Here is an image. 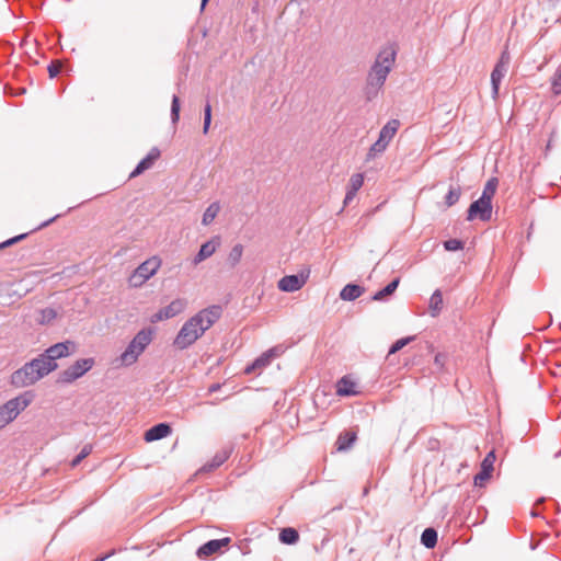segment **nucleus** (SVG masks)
<instances>
[{"label":"nucleus","instance_id":"nucleus-1","mask_svg":"<svg viewBox=\"0 0 561 561\" xmlns=\"http://www.w3.org/2000/svg\"><path fill=\"white\" fill-rule=\"evenodd\" d=\"M56 368L46 359L44 352L37 357L25 363L21 368L14 370L10 377V383L15 388L28 387L55 371Z\"/></svg>","mask_w":561,"mask_h":561},{"label":"nucleus","instance_id":"nucleus-2","mask_svg":"<svg viewBox=\"0 0 561 561\" xmlns=\"http://www.w3.org/2000/svg\"><path fill=\"white\" fill-rule=\"evenodd\" d=\"M397 50L393 47L381 49L371 65L366 81L383 85L396 61Z\"/></svg>","mask_w":561,"mask_h":561},{"label":"nucleus","instance_id":"nucleus-3","mask_svg":"<svg viewBox=\"0 0 561 561\" xmlns=\"http://www.w3.org/2000/svg\"><path fill=\"white\" fill-rule=\"evenodd\" d=\"M34 398V391L27 390L2 404L0 407V430L14 421L32 403Z\"/></svg>","mask_w":561,"mask_h":561},{"label":"nucleus","instance_id":"nucleus-4","mask_svg":"<svg viewBox=\"0 0 561 561\" xmlns=\"http://www.w3.org/2000/svg\"><path fill=\"white\" fill-rule=\"evenodd\" d=\"M199 317L194 318L193 316L183 323L173 341V345L176 348L181 351L186 350L206 332L205 328L199 324Z\"/></svg>","mask_w":561,"mask_h":561},{"label":"nucleus","instance_id":"nucleus-5","mask_svg":"<svg viewBox=\"0 0 561 561\" xmlns=\"http://www.w3.org/2000/svg\"><path fill=\"white\" fill-rule=\"evenodd\" d=\"M399 126L400 122L398 119H391L380 129L378 139L369 148L366 157L367 161L376 158L387 149V146L396 135Z\"/></svg>","mask_w":561,"mask_h":561},{"label":"nucleus","instance_id":"nucleus-6","mask_svg":"<svg viewBox=\"0 0 561 561\" xmlns=\"http://www.w3.org/2000/svg\"><path fill=\"white\" fill-rule=\"evenodd\" d=\"M94 364L95 360L92 357L80 358L60 371L57 381L62 385L72 383L91 370Z\"/></svg>","mask_w":561,"mask_h":561},{"label":"nucleus","instance_id":"nucleus-7","mask_svg":"<svg viewBox=\"0 0 561 561\" xmlns=\"http://www.w3.org/2000/svg\"><path fill=\"white\" fill-rule=\"evenodd\" d=\"M160 265L161 260L158 256H151L150 259L139 264L129 277L130 286L140 287L157 273Z\"/></svg>","mask_w":561,"mask_h":561},{"label":"nucleus","instance_id":"nucleus-8","mask_svg":"<svg viewBox=\"0 0 561 561\" xmlns=\"http://www.w3.org/2000/svg\"><path fill=\"white\" fill-rule=\"evenodd\" d=\"M76 347L77 345L73 341L66 340L64 342H58L50 345L48 348L44 351V354L46 356V359L51 362L54 367L57 369V359L70 356L71 354L75 353Z\"/></svg>","mask_w":561,"mask_h":561},{"label":"nucleus","instance_id":"nucleus-9","mask_svg":"<svg viewBox=\"0 0 561 561\" xmlns=\"http://www.w3.org/2000/svg\"><path fill=\"white\" fill-rule=\"evenodd\" d=\"M492 217V203L478 198L467 209V220L472 221L479 218L481 221H489Z\"/></svg>","mask_w":561,"mask_h":561},{"label":"nucleus","instance_id":"nucleus-10","mask_svg":"<svg viewBox=\"0 0 561 561\" xmlns=\"http://www.w3.org/2000/svg\"><path fill=\"white\" fill-rule=\"evenodd\" d=\"M309 274V271H302L299 274L285 275L278 280L277 287L284 293L297 291L307 283Z\"/></svg>","mask_w":561,"mask_h":561},{"label":"nucleus","instance_id":"nucleus-11","mask_svg":"<svg viewBox=\"0 0 561 561\" xmlns=\"http://www.w3.org/2000/svg\"><path fill=\"white\" fill-rule=\"evenodd\" d=\"M230 542V537L210 539L197 548L196 556L199 559L211 557L213 554L221 552L225 548L229 546Z\"/></svg>","mask_w":561,"mask_h":561},{"label":"nucleus","instance_id":"nucleus-12","mask_svg":"<svg viewBox=\"0 0 561 561\" xmlns=\"http://www.w3.org/2000/svg\"><path fill=\"white\" fill-rule=\"evenodd\" d=\"M185 308V301L183 299H174L168 306L159 309L150 317L151 323H157L167 319L174 318L180 314Z\"/></svg>","mask_w":561,"mask_h":561},{"label":"nucleus","instance_id":"nucleus-13","mask_svg":"<svg viewBox=\"0 0 561 561\" xmlns=\"http://www.w3.org/2000/svg\"><path fill=\"white\" fill-rule=\"evenodd\" d=\"M222 314V308L219 305H213L209 306L201 311H198L196 314H194V318L201 319L199 324L205 328V331H207L215 322H217Z\"/></svg>","mask_w":561,"mask_h":561},{"label":"nucleus","instance_id":"nucleus-14","mask_svg":"<svg viewBox=\"0 0 561 561\" xmlns=\"http://www.w3.org/2000/svg\"><path fill=\"white\" fill-rule=\"evenodd\" d=\"M277 356L276 348H270L257 356L252 363L248 364L244 368V374L250 375L267 367L272 360Z\"/></svg>","mask_w":561,"mask_h":561},{"label":"nucleus","instance_id":"nucleus-15","mask_svg":"<svg viewBox=\"0 0 561 561\" xmlns=\"http://www.w3.org/2000/svg\"><path fill=\"white\" fill-rule=\"evenodd\" d=\"M161 152L157 147L150 149V151L144 157L130 172L129 178H136L149 170L153 163L159 159Z\"/></svg>","mask_w":561,"mask_h":561},{"label":"nucleus","instance_id":"nucleus-16","mask_svg":"<svg viewBox=\"0 0 561 561\" xmlns=\"http://www.w3.org/2000/svg\"><path fill=\"white\" fill-rule=\"evenodd\" d=\"M172 433V427L167 422H161L152 425L148 428L144 434V439L147 443L160 440L162 438L168 437Z\"/></svg>","mask_w":561,"mask_h":561},{"label":"nucleus","instance_id":"nucleus-17","mask_svg":"<svg viewBox=\"0 0 561 561\" xmlns=\"http://www.w3.org/2000/svg\"><path fill=\"white\" fill-rule=\"evenodd\" d=\"M219 244H220L219 237H213L210 240L204 242L201 245L197 253L195 254V256L193 259V264L197 265V264L202 263L203 261H205L206 259H208L209 256H211L215 253V251Z\"/></svg>","mask_w":561,"mask_h":561},{"label":"nucleus","instance_id":"nucleus-18","mask_svg":"<svg viewBox=\"0 0 561 561\" xmlns=\"http://www.w3.org/2000/svg\"><path fill=\"white\" fill-rule=\"evenodd\" d=\"M142 351H140V348L130 341L117 360H119L121 365L129 366L138 359Z\"/></svg>","mask_w":561,"mask_h":561},{"label":"nucleus","instance_id":"nucleus-19","mask_svg":"<svg viewBox=\"0 0 561 561\" xmlns=\"http://www.w3.org/2000/svg\"><path fill=\"white\" fill-rule=\"evenodd\" d=\"M231 450H220L218 451L208 462H206L199 470L202 472H211L215 469L219 468L224 465L228 458L230 457Z\"/></svg>","mask_w":561,"mask_h":561},{"label":"nucleus","instance_id":"nucleus-20","mask_svg":"<svg viewBox=\"0 0 561 561\" xmlns=\"http://www.w3.org/2000/svg\"><path fill=\"white\" fill-rule=\"evenodd\" d=\"M365 288L355 283L346 284L340 291V298L344 301H354L363 295Z\"/></svg>","mask_w":561,"mask_h":561},{"label":"nucleus","instance_id":"nucleus-21","mask_svg":"<svg viewBox=\"0 0 561 561\" xmlns=\"http://www.w3.org/2000/svg\"><path fill=\"white\" fill-rule=\"evenodd\" d=\"M355 388L356 383L348 376H343L337 380L336 393L341 397H352L358 393Z\"/></svg>","mask_w":561,"mask_h":561},{"label":"nucleus","instance_id":"nucleus-22","mask_svg":"<svg viewBox=\"0 0 561 561\" xmlns=\"http://www.w3.org/2000/svg\"><path fill=\"white\" fill-rule=\"evenodd\" d=\"M400 284V277H394L390 283H388L383 288L377 290L371 299L375 301H386L388 298L394 294L398 286Z\"/></svg>","mask_w":561,"mask_h":561},{"label":"nucleus","instance_id":"nucleus-23","mask_svg":"<svg viewBox=\"0 0 561 561\" xmlns=\"http://www.w3.org/2000/svg\"><path fill=\"white\" fill-rule=\"evenodd\" d=\"M508 69L503 68L502 66H494L491 72V87H492V98L496 99L500 92V85L502 79L505 77Z\"/></svg>","mask_w":561,"mask_h":561},{"label":"nucleus","instance_id":"nucleus-24","mask_svg":"<svg viewBox=\"0 0 561 561\" xmlns=\"http://www.w3.org/2000/svg\"><path fill=\"white\" fill-rule=\"evenodd\" d=\"M357 436L355 432L344 431L342 432L335 442L337 451H346L348 450L353 444L355 443Z\"/></svg>","mask_w":561,"mask_h":561},{"label":"nucleus","instance_id":"nucleus-25","mask_svg":"<svg viewBox=\"0 0 561 561\" xmlns=\"http://www.w3.org/2000/svg\"><path fill=\"white\" fill-rule=\"evenodd\" d=\"M152 328H144L136 333L131 341L140 348V351L144 352L146 347L150 344L152 340Z\"/></svg>","mask_w":561,"mask_h":561},{"label":"nucleus","instance_id":"nucleus-26","mask_svg":"<svg viewBox=\"0 0 561 561\" xmlns=\"http://www.w3.org/2000/svg\"><path fill=\"white\" fill-rule=\"evenodd\" d=\"M438 533L433 527H427L421 534V545H423L427 549H433L437 545Z\"/></svg>","mask_w":561,"mask_h":561},{"label":"nucleus","instance_id":"nucleus-27","mask_svg":"<svg viewBox=\"0 0 561 561\" xmlns=\"http://www.w3.org/2000/svg\"><path fill=\"white\" fill-rule=\"evenodd\" d=\"M443 294L440 289H435L430 298L428 310L432 317H437L443 309Z\"/></svg>","mask_w":561,"mask_h":561},{"label":"nucleus","instance_id":"nucleus-28","mask_svg":"<svg viewBox=\"0 0 561 561\" xmlns=\"http://www.w3.org/2000/svg\"><path fill=\"white\" fill-rule=\"evenodd\" d=\"M278 539L284 545H295L299 541V533L293 527L280 529Z\"/></svg>","mask_w":561,"mask_h":561},{"label":"nucleus","instance_id":"nucleus-29","mask_svg":"<svg viewBox=\"0 0 561 561\" xmlns=\"http://www.w3.org/2000/svg\"><path fill=\"white\" fill-rule=\"evenodd\" d=\"M497 185H499L497 178L489 179L488 182L485 183L484 187H483V191H482V194H481L480 198L489 201L490 203H492V199H493V197L495 195Z\"/></svg>","mask_w":561,"mask_h":561},{"label":"nucleus","instance_id":"nucleus-30","mask_svg":"<svg viewBox=\"0 0 561 561\" xmlns=\"http://www.w3.org/2000/svg\"><path fill=\"white\" fill-rule=\"evenodd\" d=\"M219 210H220L219 203H217V202L211 203L203 214L202 224L204 226H208L215 219V217L218 215Z\"/></svg>","mask_w":561,"mask_h":561},{"label":"nucleus","instance_id":"nucleus-31","mask_svg":"<svg viewBox=\"0 0 561 561\" xmlns=\"http://www.w3.org/2000/svg\"><path fill=\"white\" fill-rule=\"evenodd\" d=\"M181 101L176 94H173L171 101L170 117L172 125H176L180 121Z\"/></svg>","mask_w":561,"mask_h":561},{"label":"nucleus","instance_id":"nucleus-32","mask_svg":"<svg viewBox=\"0 0 561 561\" xmlns=\"http://www.w3.org/2000/svg\"><path fill=\"white\" fill-rule=\"evenodd\" d=\"M461 196V188L459 185L453 186L450 185L446 196H445V204L447 207L454 206Z\"/></svg>","mask_w":561,"mask_h":561},{"label":"nucleus","instance_id":"nucleus-33","mask_svg":"<svg viewBox=\"0 0 561 561\" xmlns=\"http://www.w3.org/2000/svg\"><path fill=\"white\" fill-rule=\"evenodd\" d=\"M383 85H380V84H376V83H373V82H369V81H366V85L364 88V94H365V99L366 101L370 102L373 101L374 99L377 98L380 89L382 88Z\"/></svg>","mask_w":561,"mask_h":561},{"label":"nucleus","instance_id":"nucleus-34","mask_svg":"<svg viewBox=\"0 0 561 561\" xmlns=\"http://www.w3.org/2000/svg\"><path fill=\"white\" fill-rule=\"evenodd\" d=\"M242 253H243V245L240 243L234 244L228 255L229 264L231 266H236L240 262V260L242 257Z\"/></svg>","mask_w":561,"mask_h":561},{"label":"nucleus","instance_id":"nucleus-35","mask_svg":"<svg viewBox=\"0 0 561 561\" xmlns=\"http://www.w3.org/2000/svg\"><path fill=\"white\" fill-rule=\"evenodd\" d=\"M414 340H415L414 335L404 336V337H401V339L397 340L390 346L388 354L391 355V354H394V353L399 352L400 350H402L404 346H407L410 342H412Z\"/></svg>","mask_w":561,"mask_h":561},{"label":"nucleus","instance_id":"nucleus-36","mask_svg":"<svg viewBox=\"0 0 561 561\" xmlns=\"http://www.w3.org/2000/svg\"><path fill=\"white\" fill-rule=\"evenodd\" d=\"M443 247L448 252H456L465 248V242L460 239L453 238L444 241Z\"/></svg>","mask_w":561,"mask_h":561},{"label":"nucleus","instance_id":"nucleus-37","mask_svg":"<svg viewBox=\"0 0 561 561\" xmlns=\"http://www.w3.org/2000/svg\"><path fill=\"white\" fill-rule=\"evenodd\" d=\"M56 317L57 311L51 307H47L41 310V318L38 319V322L41 324H47L56 319Z\"/></svg>","mask_w":561,"mask_h":561},{"label":"nucleus","instance_id":"nucleus-38","mask_svg":"<svg viewBox=\"0 0 561 561\" xmlns=\"http://www.w3.org/2000/svg\"><path fill=\"white\" fill-rule=\"evenodd\" d=\"M211 105L209 101L206 102L204 106V123H203V134L207 135L211 125Z\"/></svg>","mask_w":561,"mask_h":561},{"label":"nucleus","instance_id":"nucleus-39","mask_svg":"<svg viewBox=\"0 0 561 561\" xmlns=\"http://www.w3.org/2000/svg\"><path fill=\"white\" fill-rule=\"evenodd\" d=\"M495 460H496L495 450L492 449L482 459V461L480 463V468L488 469L489 471L493 472Z\"/></svg>","mask_w":561,"mask_h":561},{"label":"nucleus","instance_id":"nucleus-40","mask_svg":"<svg viewBox=\"0 0 561 561\" xmlns=\"http://www.w3.org/2000/svg\"><path fill=\"white\" fill-rule=\"evenodd\" d=\"M92 449L93 447L91 444L84 445L80 453L71 460V467H77L85 457H88L92 453Z\"/></svg>","mask_w":561,"mask_h":561},{"label":"nucleus","instance_id":"nucleus-41","mask_svg":"<svg viewBox=\"0 0 561 561\" xmlns=\"http://www.w3.org/2000/svg\"><path fill=\"white\" fill-rule=\"evenodd\" d=\"M491 476L492 471L480 468L479 472L473 478L474 485L480 488L484 486L485 481H488Z\"/></svg>","mask_w":561,"mask_h":561},{"label":"nucleus","instance_id":"nucleus-42","mask_svg":"<svg viewBox=\"0 0 561 561\" xmlns=\"http://www.w3.org/2000/svg\"><path fill=\"white\" fill-rule=\"evenodd\" d=\"M364 184V175L362 173H355L351 176L347 188L358 192Z\"/></svg>","mask_w":561,"mask_h":561},{"label":"nucleus","instance_id":"nucleus-43","mask_svg":"<svg viewBox=\"0 0 561 561\" xmlns=\"http://www.w3.org/2000/svg\"><path fill=\"white\" fill-rule=\"evenodd\" d=\"M30 233L31 232L20 233L18 236H14L12 238L7 239L3 242H0V250H2L4 248H8V247H11V245H13V244H15V243L26 239Z\"/></svg>","mask_w":561,"mask_h":561},{"label":"nucleus","instance_id":"nucleus-44","mask_svg":"<svg viewBox=\"0 0 561 561\" xmlns=\"http://www.w3.org/2000/svg\"><path fill=\"white\" fill-rule=\"evenodd\" d=\"M551 90L553 94H561V68L556 71L551 80Z\"/></svg>","mask_w":561,"mask_h":561},{"label":"nucleus","instance_id":"nucleus-45","mask_svg":"<svg viewBox=\"0 0 561 561\" xmlns=\"http://www.w3.org/2000/svg\"><path fill=\"white\" fill-rule=\"evenodd\" d=\"M510 62H511V55L507 49H504L501 53V56L495 65L502 66L503 68L508 69Z\"/></svg>","mask_w":561,"mask_h":561},{"label":"nucleus","instance_id":"nucleus-46","mask_svg":"<svg viewBox=\"0 0 561 561\" xmlns=\"http://www.w3.org/2000/svg\"><path fill=\"white\" fill-rule=\"evenodd\" d=\"M47 71H48V76L50 79H54L56 78L58 75H59V67L56 62H50L48 66H47Z\"/></svg>","mask_w":561,"mask_h":561},{"label":"nucleus","instance_id":"nucleus-47","mask_svg":"<svg viewBox=\"0 0 561 561\" xmlns=\"http://www.w3.org/2000/svg\"><path fill=\"white\" fill-rule=\"evenodd\" d=\"M59 217H61V214H57L55 215L54 217L43 221L42 224H39L35 229H33L31 232L33 231H37V230H41V229H44L46 227H48L50 224H53L56 219H58Z\"/></svg>","mask_w":561,"mask_h":561},{"label":"nucleus","instance_id":"nucleus-48","mask_svg":"<svg viewBox=\"0 0 561 561\" xmlns=\"http://www.w3.org/2000/svg\"><path fill=\"white\" fill-rule=\"evenodd\" d=\"M13 285H10V287L5 288V291L9 297L15 296L18 299H21L28 290L24 289L23 291L11 289Z\"/></svg>","mask_w":561,"mask_h":561},{"label":"nucleus","instance_id":"nucleus-49","mask_svg":"<svg viewBox=\"0 0 561 561\" xmlns=\"http://www.w3.org/2000/svg\"><path fill=\"white\" fill-rule=\"evenodd\" d=\"M356 194L353 190L347 188L343 201L344 206H347L355 198Z\"/></svg>","mask_w":561,"mask_h":561},{"label":"nucleus","instance_id":"nucleus-50","mask_svg":"<svg viewBox=\"0 0 561 561\" xmlns=\"http://www.w3.org/2000/svg\"><path fill=\"white\" fill-rule=\"evenodd\" d=\"M221 388V385L218 382L211 383L208 388V393L217 392Z\"/></svg>","mask_w":561,"mask_h":561},{"label":"nucleus","instance_id":"nucleus-51","mask_svg":"<svg viewBox=\"0 0 561 561\" xmlns=\"http://www.w3.org/2000/svg\"><path fill=\"white\" fill-rule=\"evenodd\" d=\"M112 553L105 554L103 557H99L93 559L92 561H105Z\"/></svg>","mask_w":561,"mask_h":561},{"label":"nucleus","instance_id":"nucleus-52","mask_svg":"<svg viewBox=\"0 0 561 561\" xmlns=\"http://www.w3.org/2000/svg\"><path fill=\"white\" fill-rule=\"evenodd\" d=\"M208 2H209V0H201V11H203L205 9V7L207 5Z\"/></svg>","mask_w":561,"mask_h":561},{"label":"nucleus","instance_id":"nucleus-53","mask_svg":"<svg viewBox=\"0 0 561 561\" xmlns=\"http://www.w3.org/2000/svg\"><path fill=\"white\" fill-rule=\"evenodd\" d=\"M440 357H442V355H440V354H437V355L435 356V363H436V364H439V365L442 364V363H440Z\"/></svg>","mask_w":561,"mask_h":561},{"label":"nucleus","instance_id":"nucleus-54","mask_svg":"<svg viewBox=\"0 0 561 561\" xmlns=\"http://www.w3.org/2000/svg\"><path fill=\"white\" fill-rule=\"evenodd\" d=\"M559 457H561V448L554 454V458L556 459L559 458Z\"/></svg>","mask_w":561,"mask_h":561},{"label":"nucleus","instance_id":"nucleus-55","mask_svg":"<svg viewBox=\"0 0 561 561\" xmlns=\"http://www.w3.org/2000/svg\"><path fill=\"white\" fill-rule=\"evenodd\" d=\"M531 516L537 517V516H539V513H537V512L533 511V512H531Z\"/></svg>","mask_w":561,"mask_h":561}]
</instances>
